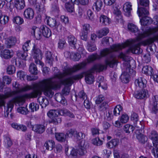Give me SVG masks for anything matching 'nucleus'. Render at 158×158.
Segmentation results:
<instances>
[{
  "label": "nucleus",
  "instance_id": "6",
  "mask_svg": "<svg viewBox=\"0 0 158 158\" xmlns=\"http://www.w3.org/2000/svg\"><path fill=\"white\" fill-rule=\"evenodd\" d=\"M152 141L154 147L152 150V152L155 157H158V134L155 131H151L149 136Z\"/></svg>",
  "mask_w": 158,
  "mask_h": 158
},
{
  "label": "nucleus",
  "instance_id": "17",
  "mask_svg": "<svg viewBox=\"0 0 158 158\" xmlns=\"http://www.w3.org/2000/svg\"><path fill=\"white\" fill-rule=\"evenodd\" d=\"M14 54L12 50L8 49H5L2 51L1 53V56L2 58L7 59L11 58Z\"/></svg>",
  "mask_w": 158,
  "mask_h": 158
},
{
  "label": "nucleus",
  "instance_id": "24",
  "mask_svg": "<svg viewBox=\"0 0 158 158\" xmlns=\"http://www.w3.org/2000/svg\"><path fill=\"white\" fill-rule=\"evenodd\" d=\"M134 96L138 99H143L146 96V92L145 89H142L141 90L135 92L134 93Z\"/></svg>",
  "mask_w": 158,
  "mask_h": 158
},
{
  "label": "nucleus",
  "instance_id": "14",
  "mask_svg": "<svg viewBox=\"0 0 158 158\" xmlns=\"http://www.w3.org/2000/svg\"><path fill=\"white\" fill-rule=\"evenodd\" d=\"M46 127L44 124H36L32 127V130L37 134H41L44 132Z\"/></svg>",
  "mask_w": 158,
  "mask_h": 158
},
{
  "label": "nucleus",
  "instance_id": "22",
  "mask_svg": "<svg viewBox=\"0 0 158 158\" xmlns=\"http://www.w3.org/2000/svg\"><path fill=\"white\" fill-rule=\"evenodd\" d=\"M59 113L61 115L67 116L71 118H75L74 114L67 109H65L59 110Z\"/></svg>",
  "mask_w": 158,
  "mask_h": 158
},
{
  "label": "nucleus",
  "instance_id": "19",
  "mask_svg": "<svg viewBox=\"0 0 158 158\" xmlns=\"http://www.w3.org/2000/svg\"><path fill=\"white\" fill-rule=\"evenodd\" d=\"M55 99L56 101L64 106L67 105L66 100L60 93H57L55 94Z\"/></svg>",
  "mask_w": 158,
  "mask_h": 158
},
{
  "label": "nucleus",
  "instance_id": "33",
  "mask_svg": "<svg viewBox=\"0 0 158 158\" xmlns=\"http://www.w3.org/2000/svg\"><path fill=\"white\" fill-rule=\"evenodd\" d=\"M74 3L68 2L65 4V6L67 10L69 12L72 13L74 11Z\"/></svg>",
  "mask_w": 158,
  "mask_h": 158
},
{
  "label": "nucleus",
  "instance_id": "16",
  "mask_svg": "<svg viewBox=\"0 0 158 158\" xmlns=\"http://www.w3.org/2000/svg\"><path fill=\"white\" fill-rule=\"evenodd\" d=\"M23 15L25 18L31 20L33 19L34 16L33 10L31 8H28L24 11Z\"/></svg>",
  "mask_w": 158,
  "mask_h": 158
},
{
  "label": "nucleus",
  "instance_id": "36",
  "mask_svg": "<svg viewBox=\"0 0 158 158\" xmlns=\"http://www.w3.org/2000/svg\"><path fill=\"white\" fill-rule=\"evenodd\" d=\"M16 42V40L15 37H10L6 40L8 44V47L10 48L11 46L14 45Z\"/></svg>",
  "mask_w": 158,
  "mask_h": 158
},
{
  "label": "nucleus",
  "instance_id": "10",
  "mask_svg": "<svg viewBox=\"0 0 158 158\" xmlns=\"http://www.w3.org/2000/svg\"><path fill=\"white\" fill-rule=\"evenodd\" d=\"M83 77V76L81 74L76 75L68 78L64 79L61 81V83L64 85L70 86L73 83L74 80H79L82 78Z\"/></svg>",
  "mask_w": 158,
  "mask_h": 158
},
{
  "label": "nucleus",
  "instance_id": "54",
  "mask_svg": "<svg viewBox=\"0 0 158 158\" xmlns=\"http://www.w3.org/2000/svg\"><path fill=\"white\" fill-rule=\"evenodd\" d=\"M5 146L7 148H9L12 145L13 143L10 139L8 137H6L4 139Z\"/></svg>",
  "mask_w": 158,
  "mask_h": 158
},
{
  "label": "nucleus",
  "instance_id": "31",
  "mask_svg": "<svg viewBox=\"0 0 158 158\" xmlns=\"http://www.w3.org/2000/svg\"><path fill=\"white\" fill-rule=\"evenodd\" d=\"M142 72L146 75L151 76L152 74V69L150 66H145L143 68Z\"/></svg>",
  "mask_w": 158,
  "mask_h": 158
},
{
  "label": "nucleus",
  "instance_id": "25",
  "mask_svg": "<svg viewBox=\"0 0 158 158\" xmlns=\"http://www.w3.org/2000/svg\"><path fill=\"white\" fill-rule=\"evenodd\" d=\"M127 69L129 71L130 69L128 68L127 70ZM129 78L130 76L127 71L126 72L123 73L120 77L122 82L124 83H127L129 82Z\"/></svg>",
  "mask_w": 158,
  "mask_h": 158
},
{
  "label": "nucleus",
  "instance_id": "40",
  "mask_svg": "<svg viewBox=\"0 0 158 158\" xmlns=\"http://www.w3.org/2000/svg\"><path fill=\"white\" fill-rule=\"evenodd\" d=\"M82 141L80 144L79 148L78 150V152L79 154L81 156H83L86 152V149L84 146V144H83V146L82 144Z\"/></svg>",
  "mask_w": 158,
  "mask_h": 158
},
{
  "label": "nucleus",
  "instance_id": "27",
  "mask_svg": "<svg viewBox=\"0 0 158 158\" xmlns=\"http://www.w3.org/2000/svg\"><path fill=\"white\" fill-rule=\"evenodd\" d=\"M68 43L69 45L72 46L74 49L76 48V44L77 42V39L74 36L72 35H69L68 37Z\"/></svg>",
  "mask_w": 158,
  "mask_h": 158
},
{
  "label": "nucleus",
  "instance_id": "12",
  "mask_svg": "<svg viewBox=\"0 0 158 158\" xmlns=\"http://www.w3.org/2000/svg\"><path fill=\"white\" fill-rule=\"evenodd\" d=\"M86 64V62H83L77 65H74L72 68L68 69L65 71V73L67 75H70L84 68Z\"/></svg>",
  "mask_w": 158,
  "mask_h": 158
},
{
  "label": "nucleus",
  "instance_id": "26",
  "mask_svg": "<svg viewBox=\"0 0 158 158\" xmlns=\"http://www.w3.org/2000/svg\"><path fill=\"white\" fill-rule=\"evenodd\" d=\"M46 57V62L51 66L52 65L53 58L51 52L49 51H47L45 53Z\"/></svg>",
  "mask_w": 158,
  "mask_h": 158
},
{
  "label": "nucleus",
  "instance_id": "28",
  "mask_svg": "<svg viewBox=\"0 0 158 158\" xmlns=\"http://www.w3.org/2000/svg\"><path fill=\"white\" fill-rule=\"evenodd\" d=\"M103 3L102 0H98L96 1L94 4L93 9L97 11H98L101 10Z\"/></svg>",
  "mask_w": 158,
  "mask_h": 158
},
{
  "label": "nucleus",
  "instance_id": "41",
  "mask_svg": "<svg viewBox=\"0 0 158 158\" xmlns=\"http://www.w3.org/2000/svg\"><path fill=\"white\" fill-rule=\"evenodd\" d=\"M17 56L20 59L24 60H26L27 54V52H25L18 51L17 52Z\"/></svg>",
  "mask_w": 158,
  "mask_h": 158
},
{
  "label": "nucleus",
  "instance_id": "45",
  "mask_svg": "<svg viewBox=\"0 0 158 158\" xmlns=\"http://www.w3.org/2000/svg\"><path fill=\"white\" fill-rule=\"evenodd\" d=\"M123 108L120 105H117L114 108L113 111V114L115 116H118L120 114L121 111L122 110Z\"/></svg>",
  "mask_w": 158,
  "mask_h": 158
},
{
  "label": "nucleus",
  "instance_id": "57",
  "mask_svg": "<svg viewBox=\"0 0 158 158\" xmlns=\"http://www.w3.org/2000/svg\"><path fill=\"white\" fill-rule=\"evenodd\" d=\"M137 138L139 141L141 143H144L147 139V137L141 134L137 135Z\"/></svg>",
  "mask_w": 158,
  "mask_h": 158
},
{
  "label": "nucleus",
  "instance_id": "51",
  "mask_svg": "<svg viewBox=\"0 0 158 158\" xmlns=\"http://www.w3.org/2000/svg\"><path fill=\"white\" fill-rule=\"evenodd\" d=\"M105 99L104 96L100 94L97 96L95 98V102L96 104H99L103 101Z\"/></svg>",
  "mask_w": 158,
  "mask_h": 158
},
{
  "label": "nucleus",
  "instance_id": "64",
  "mask_svg": "<svg viewBox=\"0 0 158 158\" xmlns=\"http://www.w3.org/2000/svg\"><path fill=\"white\" fill-rule=\"evenodd\" d=\"M30 42V40L27 41L25 42L23 45L22 49L23 51L27 52L29 48V44Z\"/></svg>",
  "mask_w": 158,
  "mask_h": 158
},
{
  "label": "nucleus",
  "instance_id": "38",
  "mask_svg": "<svg viewBox=\"0 0 158 158\" xmlns=\"http://www.w3.org/2000/svg\"><path fill=\"white\" fill-rule=\"evenodd\" d=\"M97 82L99 83L98 85V87H101L102 89H106V88L104 87L105 85V84L104 82V77H103L102 76L98 77L97 79Z\"/></svg>",
  "mask_w": 158,
  "mask_h": 158
},
{
  "label": "nucleus",
  "instance_id": "49",
  "mask_svg": "<svg viewBox=\"0 0 158 158\" xmlns=\"http://www.w3.org/2000/svg\"><path fill=\"white\" fill-rule=\"evenodd\" d=\"M29 107L31 110V111L33 112L35 110L36 111L38 110L39 106V105L36 103L32 102L29 105Z\"/></svg>",
  "mask_w": 158,
  "mask_h": 158
},
{
  "label": "nucleus",
  "instance_id": "3",
  "mask_svg": "<svg viewBox=\"0 0 158 158\" xmlns=\"http://www.w3.org/2000/svg\"><path fill=\"white\" fill-rule=\"evenodd\" d=\"M129 31L132 33H134L139 39H141L145 37L153 35L156 32V29L149 28L143 33H140L138 27L132 23H129L127 25Z\"/></svg>",
  "mask_w": 158,
  "mask_h": 158
},
{
  "label": "nucleus",
  "instance_id": "11",
  "mask_svg": "<svg viewBox=\"0 0 158 158\" xmlns=\"http://www.w3.org/2000/svg\"><path fill=\"white\" fill-rule=\"evenodd\" d=\"M116 0H104L105 3L108 6H112L113 13L117 15H121V12L118 10V6L116 2Z\"/></svg>",
  "mask_w": 158,
  "mask_h": 158
},
{
  "label": "nucleus",
  "instance_id": "23",
  "mask_svg": "<svg viewBox=\"0 0 158 158\" xmlns=\"http://www.w3.org/2000/svg\"><path fill=\"white\" fill-rule=\"evenodd\" d=\"M28 1L30 4L35 7L37 10L40 12L43 11V6L40 5V4L37 2V0H28Z\"/></svg>",
  "mask_w": 158,
  "mask_h": 158
},
{
  "label": "nucleus",
  "instance_id": "18",
  "mask_svg": "<svg viewBox=\"0 0 158 158\" xmlns=\"http://www.w3.org/2000/svg\"><path fill=\"white\" fill-rule=\"evenodd\" d=\"M143 14L142 16H139L142 17L141 19H140V22L141 25H148L150 24L152 22V19L149 17L147 16L146 15H148Z\"/></svg>",
  "mask_w": 158,
  "mask_h": 158
},
{
  "label": "nucleus",
  "instance_id": "59",
  "mask_svg": "<svg viewBox=\"0 0 158 158\" xmlns=\"http://www.w3.org/2000/svg\"><path fill=\"white\" fill-rule=\"evenodd\" d=\"M129 119V117L126 114H123L120 118V121L122 123H127Z\"/></svg>",
  "mask_w": 158,
  "mask_h": 158
},
{
  "label": "nucleus",
  "instance_id": "15",
  "mask_svg": "<svg viewBox=\"0 0 158 158\" xmlns=\"http://www.w3.org/2000/svg\"><path fill=\"white\" fill-rule=\"evenodd\" d=\"M46 23L48 25L51 27L57 29L59 27L61 26L59 23L57 22L55 19L50 17L46 18Z\"/></svg>",
  "mask_w": 158,
  "mask_h": 158
},
{
  "label": "nucleus",
  "instance_id": "46",
  "mask_svg": "<svg viewBox=\"0 0 158 158\" xmlns=\"http://www.w3.org/2000/svg\"><path fill=\"white\" fill-rule=\"evenodd\" d=\"M59 110L57 111L54 110H50L47 113L48 116L50 118H53L56 117L57 116V114H60L59 113Z\"/></svg>",
  "mask_w": 158,
  "mask_h": 158
},
{
  "label": "nucleus",
  "instance_id": "9",
  "mask_svg": "<svg viewBox=\"0 0 158 158\" xmlns=\"http://www.w3.org/2000/svg\"><path fill=\"white\" fill-rule=\"evenodd\" d=\"M140 3L141 6H145V7H138L137 13L139 16H142L143 14L148 15L149 14L148 9L149 4V0H140Z\"/></svg>",
  "mask_w": 158,
  "mask_h": 158
},
{
  "label": "nucleus",
  "instance_id": "43",
  "mask_svg": "<svg viewBox=\"0 0 158 158\" xmlns=\"http://www.w3.org/2000/svg\"><path fill=\"white\" fill-rule=\"evenodd\" d=\"M13 22L18 25H21L24 22L23 19L19 16H15L13 18Z\"/></svg>",
  "mask_w": 158,
  "mask_h": 158
},
{
  "label": "nucleus",
  "instance_id": "58",
  "mask_svg": "<svg viewBox=\"0 0 158 158\" xmlns=\"http://www.w3.org/2000/svg\"><path fill=\"white\" fill-rule=\"evenodd\" d=\"M75 137L78 140H80L85 137V135L81 132H79L77 131V133L74 135Z\"/></svg>",
  "mask_w": 158,
  "mask_h": 158
},
{
  "label": "nucleus",
  "instance_id": "1",
  "mask_svg": "<svg viewBox=\"0 0 158 158\" xmlns=\"http://www.w3.org/2000/svg\"><path fill=\"white\" fill-rule=\"evenodd\" d=\"M140 44L135 40H131L127 41L122 45L114 44L110 47V49L106 48L103 49L100 52V55H98L97 53L93 54L89 56L87 59V62L91 63L96 59H99L102 57L108 56L105 60V65L100 64L95 65L90 70V73H87L85 77V80L87 83L91 84L94 81V77L91 73L95 71L100 72L104 69H106L108 66L110 68H113L117 65L118 60L117 59V56L113 52H116L121 50L127 47L129 48L127 51V53L131 52L133 53L138 54L142 52L139 46Z\"/></svg>",
  "mask_w": 158,
  "mask_h": 158
},
{
  "label": "nucleus",
  "instance_id": "52",
  "mask_svg": "<svg viewBox=\"0 0 158 158\" xmlns=\"http://www.w3.org/2000/svg\"><path fill=\"white\" fill-rule=\"evenodd\" d=\"M15 68L13 65H9L6 69L7 73L10 75L12 74L15 73Z\"/></svg>",
  "mask_w": 158,
  "mask_h": 158
},
{
  "label": "nucleus",
  "instance_id": "4",
  "mask_svg": "<svg viewBox=\"0 0 158 158\" xmlns=\"http://www.w3.org/2000/svg\"><path fill=\"white\" fill-rule=\"evenodd\" d=\"M32 30V34L37 40H40L42 37V33L44 36L47 38L50 37L52 34L50 30L45 25H41L40 28L33 27Z\"/></svg>",
  "mask_w": 158,
  "mask_h": 158
},
{
  "label": "nucleus",
  "instance_id": "62",
  "mask_svg": "<svg viewBox=\"0 0 158 158\" xmlns=\"http://www.w3.org/2000/svg\"><path fill=\"white\" fill-rule=\"evenodd\" d=\"M8 21V17L7 16L2 15L0 17V23L1 24H5Z\"/></svg>",
  "mask_w": 158,
  "mask_h": 158
},
{
  "label": "nucleus",
  "instance_id": "61",
  "mask_svg": "<svg viewBox=\"0 0 158 158\" xmlns=\"http://www.w3.org/2000/svg\"><path fill=\"white\" fill-rule=\"evenodd\" d=\"M17 75L18 77L20 79L24 80L25 76L26 75V73L23 71L20 70L17 72Z\"/></svg>",
  "mask_w": 158,
  "mask_h": 158
},
{
  "label": "nucleus",
  "instance_id": "29",
  "mask_svg": "<svg viewBox=\"0 0 158 158\" xmlns=\"http://www.w3.org/2000/svg\"><path fill=\"white\" fill-rule=\"evenodd\" d=\"M55 142L52 140L47 141L44 144L46 149L48 150H52L54 147Z\"/></svg>",
  "mask_w": 158,
  "mask_h": 158
},
{
  "label": "nucleus",
  "instance_id": "20",
  "mask_svg": "<svg viewBox=\"0 0 158 158\" xmlns=\"http://www.w3.org/2000/svg\"><path fill=\"white\" fill-rule=\"evenodd\" d=\"M14 6L18 10L23 9L25 6L24 0H15Z\"/></svg>",
  "mask_w": 158,
  "mask_h": 158
},
{
  "label": "nucleus",
  "instance_id": "42",
  "mask_svg": "<svg viewBox=\"0 0 158 158\" xmlns=\"http://www.w3.org/2000/svg\"><path fill=\"white\" fill-rule=\"evenodd\" d=\"M3 83L1 85V87L2 89L6 83V84H10L11 81V78L8 76H4L3 77Z\"/></svg>",
  "mask_w": 158,
  "mask_h": 158
},
{
  "label": "nucleus",
  "instance_id": "7",
  "mask_svg": "<svg viewBox=\"0 0 158 158\" xmlns=\"http://www.w3.org/2000/svg\"><path fill=\"white\" fill-rule=\"evenodd\" d=\"M32 54L35 59V62L36 64H39L42 67L44 66V63L40 61L42 59V54L40 50L38 48L37 46L34 44L33 47Z\"/></svg>",
  "mask_w": 158,
  "mask_h": 158
},
{
  "label": "nucleus",
  "instance_id": "21",
  "mask_svg": "<svg viewBox=\"0 0 158 158\" xmlns=\"http://www.w3.org/2000/svg\"><path fill=\"white\" fill-rule=\"evenodd\" d=\"M132 5L129 2H126L124 5L123 10L125 13L126 15L128 17L131 16V11L132 10Z\"/></svg>",
  "mask_w": 158,
  "mask_h": 158
},
{
  "label": "nucleus",
  "instance_id": "50",
  "mask_svg": "<svg viewBox=\"0 0 158 158\" xmlns=\"http://www.w3.org/2000/svg\"><path fill=\"white\" fill-rule=\"evenodd\" d=\"M124 129L126 133H129L133 131L134 130V127L130 124H127L124 126Z\"/></svg>",
  "mask_w": 158,
  "mask_h": 158
},
{
  "label": "nucleus",
  "instance_id": "2",
  "mask_svg": "<svg viewBox=\"0 0 158 158\" xmlns=\"http://www.w3.org/2000/svg\"><path fill=\"white\" fill-rule=\"evenodd\" d=\"M64 77V74L62 73L55 74L54 77L44 79L38 84L34 85L33 87L27 85L21 89L19 88V84L17 82H15L13 83V86L16 88V93L26 92L32 89L34 90L31 93L16 97L14 100V102L19 105H22L25 102V98H36L38 95L41 94L42 92H43L44 94L46 96L52 98L54 94L52 90H56L60 87L59 82L56 81L55 78L61 79Z\"/></svg>",
  "mask_w": 158,
  "mask_h": 158
},
{
  "label": "nucleus",
  "instance_id": "34",
  "mask_svg": "<svg viewBox=\"0 0 158 158\" xmlns=\"http://www.w3.org/2000/svg\"><path fill=\"white\" fill-rule=\"evenodd\" d=\"M110 21L109 18L106 16L102 15L100 17V22L104 25L109 24Z\"/></svg>",
  "mask_w": 158,
  "mask_h": 158
},
{
  "label": "nucleus",
  "instance_id": "47",
  "mask_svg": "<svg viewBox=\"0 0 158 158\" xmlns=\"http://www.w3.org/2000/svg\"><path fill=\"white\" fill-rule=\"evenodd\" d=\"M108 107V103L106 102H104L99 106L98 109L100 111L103 112L105 111Z\"/></svg>",
  "mask_w": 158,
  "mask_h": 158
},
{
  "label": "nucleus",
  "instance_id": "35",
  "mask_svg": "<svg viewBox=\"0 0 158 158\" xmlns=\"http://www.w3.org/2000/svg\"><path fill=\"white\" fill-rule=\"evenodd\" d=\"M119 141L118 139H114L111 140L107 143L108 146L110 148H113L118 145Z\"/></svg>",
  "mask_w": 158,
  "mask_h": 158
},
{
  "label": "nucleus",
  "instance_id": "39",
  "mask_svg": "<svg viewBox=\"0 0 158 158\" xmlns=\"http://www.w3.org/2000/svg\"><path fill=\"white\" fill-rule=\"evenodd\" d=\"M81 57V55L78 53L72 52L70 54V58L74 61H78Z\"/></svg>",
  "mask_w": 158,
  "mask_h": 158
},
{
  "label": "nucleus",
  "instance_id": "48",
  "mask_svg": "<svg viewBox=\"0 0 158 158\" xmlns=\"http://www.w3.org/2000/svg\"><path fill=\"white\" fill-rule=\"evenodd\" d=\"M61 121V118L57 116L49 120V122L50 123H53L55 125H57L59 123H60Z\"/></svg>",
  "mask_w": 158,
  "mask_h": 158
},
{
  "label": "nucleus",
  "instance_id": "55",
  "mask_svg": "<svg viewBox=\"0 0 158 158\" xmlns=\"http://www.w3.org/2000/svg\"><path fill=\"white\" fill-rule=\"evenodd\" d=\"M92 143L95 145L99 146L102 145L103 142L99 138H96L93 139L92 140Z\"/></svg>",
  "mask_w": 158,
  "mask_h": 158
},
{
  "label": "nucleus",
  "instance_id": "63",
  "mask_svg": "<svg viewBox=\"0 0 158 158\" xmlns=\"http://www.w3.org/2000/svg\"><path fill=\"white\" fill-rule=\"evenodd\" d=\"M88 50L89 52H93L97 49L96 45L94 44H88L87 46Z\"/></svg>",
  "mask_w": 158,
  "mask_h": 158
},
{
  "label": "nucleus",
  "instance_id": "37",
  "mask_svg": "<svg viewBox=\"0 0 158 158\" xmlns=\"http://www.w3.org/2000/svg\"><path fill=\"white\" fill-rule=\"evenodd\" d=\"M29 70L30 72L32 74L36 75L38 73V71L36 66L33 63L30 64L29 66Z\"/></svg>",
  "mask_w": 158,
  "mask_h": 158
},
{
  "label": "nucleus",
  "instance_id": "32",
  "mask_svg": "<svg viewBox=\"0 0 158 158\" xmlns=\"http://www.w3.org/2000/svg\"><path fill=\"white\" fill-rule=\"evenodd\" d=\"M55 137L56 139L60 142H64L66 139V135L63 133L55 134Z\"/></svg>",
  "mask_w": 158,
  "mask_h": 158
},
{
  "label": "nucleus",
  "instance_id": "53",
  "mask_svg": "<svg viewBox=\"0 0 158 158\" xmlns=\"http://www.w3.org/2000/svg\"><path fill=\"white\" fill-rule=\"evenodd\" d=\"M17 112L23 114H27L29 112L26 108L24 107H20L17 109Z\"/></svg>",
  "mask_w": 158,
  "mask_h": 158
},
{
  "label": "nucleus",
  "instance_id": "44",
  "mask_svg": "<svg viewBox=\"0 0 158 158\" xmlns=\"http://www.w3.org/2000/svg\"><path fill=\"white\" fill-rule=\"evenodd\" d=\"M109 32L108 29L106 28H103L99 31L98 37L99 38H101L103 36L106 35L109 33Z\"/></svg>",
  "mask_w": 158,
  "mask_h": 158
},
{
  "label": "nucleus",
  "instance_id": "13",
  "mask_svg": "<svg viewBox=\"0 0 158 158\" xmlns=\"http://www.w3.org/2000/svg\"><path fill=\"white\" fill-rule=\"evenodd\" d=\"M135 84L137 88L141 89H143L146 87L147 84V81L142 77H139L135 80Z\"/></svg>",
  "mask_w": 158,
  "mask_h": 158
},
{
  "label": "nucleus",
  "instance_id": "8",
  "mask_svg": "<svg viewBox=\"0 0 158 158\" xmlns=\"http://www.w3.org/2000/svg\"><path fill=\"white\" fill-rule=\"evenodd\" d=\"M149 106L151 109V112L155 114H158V95L153 96L150 99Z\"/></svg>",
  "mask_w": 158,
  "mask_h": 158
},
{
  "label": "nucleus",
  "instance_id": "5",
  "mask_svg": "<svg viewBox=\"0 0 158 158\" xmlns=\"http://www.w3.org/2000/svg\"><path fill=\"white\" fill-rule=\"evenodd\" d=\"M11 96V94H9L8 95H0V103L1 104L2 101H3V103L0 106H4L5 110V115L6 117H8L9 112H10L14 107V100H11L9 101L7 103V106H5V102L4 99H5Z\"/></svg>",
  "mask_w": 158,
  "mask_h": 158
},
{
  "label": "nucleus",
  "instance_id": "56",
  "mask_svg": "<svg viewBox=\"0 0 158 158\" xmlns=\"http://www.w3.org/2000/svg\"><path fill=\"white\" fill-rule=\"evenodd\" d=\"M66 44V42L64 38L59 39L58 43V47L60 49L63 48Z\"/></svg>",
  "mask_w": 158,
  "mask_h": 158
},
{
  "label": "nucleus",
  "instance_id": "30",
  "mask_svg": "<svg viewBox=\"0 0 158 158\" xmlns=\"http://www.w3.org/2000/svg\"><path fill=\"white\" fill-rule=\"evenodd\" d=\"M156 40H158V34L154 35L153 37L150 38L143 41L145 45H149Z\"/></svg>",
  "mask_w": 158,
  "mask_h": 158
},
{
  "label": "nucleus",
  "instance_id": "60",
  "mask_svg": "<svg viewBox=\"0 0 158 158\" xmlns=\"http://www.w3.org/2000/svg\"><path fill=\"white\" fill-rule=\"evenodd\" d=\"M76 133H77V131L70 129L67 131L66 134V136H67L69 137H72L73 136L74 137Z\"/></svg>",
  "mask_w": 158,
  "mask_h": 158
}]
</instances>
